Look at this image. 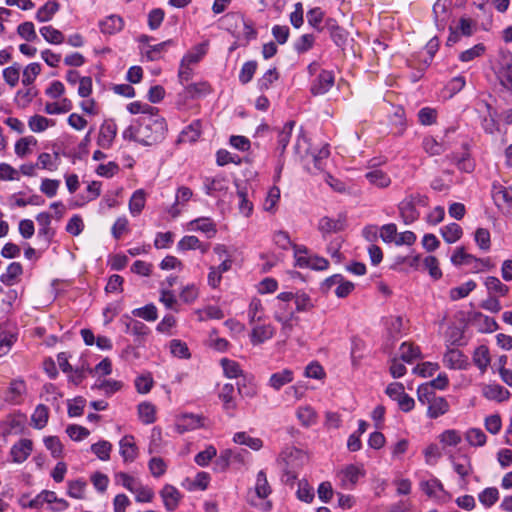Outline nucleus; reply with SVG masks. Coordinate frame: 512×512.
<instances>
[{"label": "nucleus", "instance_id": "1", "mask_svg": "<svg viewBox=\"0 0 512 512\" xmlns=\"http://www.w3.org/2000/svg\"><path fill=\"white\" fill-rule=\"evenodd\" d=\"M166 132V121L157 112L141 116L135 125H131L123 131V137L150 146L161 142L165 138Z\"/></svg>", "mask_w": 512, "mask_h": 512}, {"label": "nucleus", "instance_id": "2", "mask_svg": "<svg viewBox=\"0 0 512 512\" xmlns=\"http://www.w3.org/2000/svg\"><path fill=\"white\" fill-rule=\"evenodd\" d=\"M364 476L365 470L363 467L354 464L346 465L337 473L340 484L345 489H352L359 479Z\"/></svg>", "mask_w": 512, "mask_h": 512}, {"label": "nucleus", "instance_id": "3", "mask_svg": "<svg viewBox=\"0 0 512 512\" xmlns=\"http://www.w3.org/2000/svg\"><path fill=\"white\" fill-rule=\"evenodd\" d=\"M204 426V417L193 413H183L176 417L174 429L177 433L193 431Z\"/></svg>", "mask_w": 512, "mask_h": 512}, {"label": "nucleus", "instance_id": "4", "mask_svg": "<svg viewBox=\"0 0 512 512\" xmlns=\"http://www.w3.org/2000/svg\"><path fill=\"white\" fill-rule=\"evenodd\" d=\"M117 130V125L113 120H105L99 128L97 145L102 149H110L116 138Z\"/></svg>", "mask_w": 512, "mask_h": 512}, {"label": "nucleus", "instance_id": "5", "mask_svg": "<svg viewBox=\"0 0 512 512\" xmlns=\"http://www.w3.org/2000/svg\"><path fill=\"white\" fill-rule=\"evenodd\" d=\"M159 494L167 511L173 512L178 508L182 499V493L175 486L166 484Z\"/></svg>", "mask_w": 512, "mask_h": 512}, {"label": "nucleus", "instance_id": "6", "mask_svg": "<svg viewBox=\"0 0 512 512\" xmlns=\"http://www.w3.org/2000/svg\"><path fill=\"white\" fill-rule=\"evenodd\" d=\"M443 363L454 370H466L470 365L468 357L458 349H449L443 356Z\"/></svg>", "mask_w": 512, "mask_h": 512}, {"label": "nucleus", "instance_id": "7", "mask_svg": "<svg viewBox=\"0 0 512 512\" xmlns=\"http://www.w3.org/2000/svg\"><path fill=\"white\" fill-rule=\"evenodd\" d=\"M334 85V74L331 71L323 70L314 80L311 86L313 95H323Z\"/></svg>", "mask_w": 512, "mask_h": 512}, {"label": "nucleus", "instance_id": "8", "mask_svg": "<svg viewBox=\"0 0 512 512\" xmlns=\"http://www.w3.org/2000/svg\"><path fill=\"white\" fill-rule=\"evenodd\" d=\"M418 198V196L410 195L399 204L400 214L406 224L414 222L419 217V213L415 206Z\"/></svg>", "mask_w": 512, "mask_h": 512}, {"label": "nucleus", "instance_id": "9", "mask_svg": "<svg viewBox=\"0 0 512 512\" xmlns=\"http://www.w3.org/2000/svg\"><path fill=\"white\" fill-rule=\"evenodd\" d=\"M32 450L33 442L30 439H21L12 446L10 455L13 462L22 463L29 457Z\"/></svg>", "mask_w": 512, "mask_h": 512}, {"label": "nucleus", "instance_id": "10", "mask_svg": "<svg viewBox=\"0 0 512 512\" xmlns=\"http://www.w3.org/2000/svg\"><path fill=\"white\" fill-rule=\"evenodd\" d=\"M119 452L124 462H133L137 458L138 448L133 436L126 435L120 440Z\"/></svg>", "mask_w": 512, "mask_h": 512}, {"label": "nucleus", "instance_id": "11", "mask_svg": "<svg viewBox=\"0 0 512 512\" xmlns=\"http://www.w3.org/2000/svg\"><path fill=\"white\" fill-rule=\"evenodd\" d=\"M422 148L430 156H438L448 149V143L443 139L438 140L433 136H426L423 138Z\"/></svg>", "mask_w": 512, "mask_h": 512}, {"label": "nucleus", "instance_id": "12", "mask_svg": "<svg viewBox=\"0 0 512 512\" xmlns=\"http://www.w3.org/2000/svg\"><path fill=\"white\" fill-rule=\"evenodd\" d=\"M296 418L303 427L309 428L317 423L318 414L312 406L303 405L296 409Z\"/></svg>", "mask_w": 512, "mask_h": 512}, {"label": "nucleus", "instance_id": "13", "mask_svg": "<svg viewBox=\"0 0 512 512\" xmlns=\"http://www.w3.org/2000/svg\"><path fill=\"white\" fill-rule=\"evenodd\" d=\"M488 296L505 297L509 293V287L502 283L497 277L488 276L484 280Z\"/></svg>", "mask_w": 512, "mask_h": 512}, {"label": "nucleus", "instance_id": "14", "mask_svg": "<svg viewBox=\"0 0 512 512\" xmlns=\"http://www.w3.org/2000/svg\"><path fill=\"white\" fill-rule=\"evenodd\" d=\"M275 329L272 325H256L252 328L250 339L253 345H258L273 337Z\"/></svg>", "mask_w": 512, "mask_h": 512}, {"label": "nucleus", "instance_id": "15", "mask_svg": "<svg viewBox=\"0 0 512 512\" xmlns=\"http://www.w3.org/2000/svg\"><path fill=\"white\" fill-rule=\"evenodd\" d=\"M190 229L203 232L207 237L212 238L217 233V228L213 220L209 217H200L189 223Z\"/></svg>", "mask_w": 512, "mask_h": 512}, {"label": "nucleus", "instance_id": "16", "mask_svg": "<svg viewBox=\"0 0 512 512\" xmlns=\"http://www.w3.org/2000/svg\"><path fill=\"white\" fill-rule=\"evenodd\" d=\"M427 406V416L431 419H436L439 416L447 413L449 410V404L447 400L441 396H435L433 399H431Z\"/></svg>", "mask_w": 512, "mask_h": 512}, {"label": "nucleus", "instance_id": "17", "mask_svg": "<svg viewBox=\"0 0 512 512\" xmlns=\"http://www.w3.org/2000/svg\"><path fill=\"white\" fill-rule=\"evenodd\" d=\"M482 394L485 398L498 402L505 401L510 397V392L498 384L485 385Z\"/></svg>", "mask_w": 512, "mask_h": 512}, {"label": "nucleus", "instance_id": "18", "mask_svg": "<svg viewBox=\"0 0 512 512\" xmlns=\"http://www.w3.org/2000/svg\"><path fill=\"white\" fill-rule=\"evenodd\" d=\"M208 195L217 196L228 189V181L223 177L207 178L204 183Z\"/></svg>", "mask_w": 512, "mask_h": 512}, {"label": "nucleus", "instance_id": "19", "mask_svg": "<svg viewBox=\"0 0 512 512\" xmlns=\"http://www.w3.org/2000/svg\"><path fill=\"white\" fill-rule=\"evenodd\" d=\"M451 462L454 471L461 477L466 478L473 472V467L471 464V459L467 455H461L458 458L451 457Z\"/></svg>", "mask_w": 512, "mask_h": 512}, {"label": "nucleus", "instance_id": "20", "mask_svg": "<svg viewBox=\"0 0 512 512\" xmlns=\"http://www.w3.org/2000/svg\"><path fill=\"white\" fill-rule=\"evenodd\" d=\"M124 22L120 16L110 15L104 20L100 21V30L104 34H115L122 30Z\"/></svg>", "mask_w": 512, "mask_h": 512}, {"label": "nucleus", "instance_id": "21", "mask_svg": "<svg viewBox=\"0 0 512 512\" xmlns=\"http://www.w3.org/2000/svg\"><path fill=\"white\" fill-rule=\"evenodd\" d=\"M420 488L429 497L441 498L445 493L442 483L435 477L421 481Z\"/></svg>", "mask_w": 512, "mask_h": 512}, {"label": "nucleus", "instance_id": "22", "mask_svg": "<svg viewBox=\"0 0 512 512\" xmlns=\"http://www.w3.org/2000/svg\"><path fill=\"white\" fill-rule=\"evenodd\" d=\"M59 161L60 158L58 153L50 154L43 152L39 154L36 165L40 169L54 172L58 169Z\"/></svg>", "mask_w": 512, "mask_h": 512}, {"label": "nucleus", "instance_id": "23", "mask_svg": "<svg viewBox=\"0 0 512 512\" xmlns=\"http://www.w3.org/2000/svg\"><path fill=\"white\" fill-rule=\"evenodd\" d=\"M87 482L76 479L67 482V495L71 498L83 500L86 498Z\"/></svg>", "mask_w": 512, "mask_h": 512}, {"label": "nucleus", "instance_id": "24", "mask_svg": "<svg viewBox=\"0 0 512 512\" xmlns=\"http://www.w3.org/2000/svg\"><path fill=\"white\" fill-rule=\"evenodd\" d=\"M219 398L223 402V408L229 414L236 409V402L234 400V386L230 383L223 385L219 393Z\"/></svg>", "mask_w": 512, "mask_h": 512}, {"label": "nucleus", "instance_id": "25", "mask_svg": "<svg viewBox=\"0 0 512 512\" xmlns=\"http://www.w3.org/2000/svg\"><path fill=\"white\" fill-rule=\"evenodd\" d=\"M60 5L55 1H48L41 6L35 15L37 21L43 23L52 20L54 15L58 12Z\"/></svg>", "mask_w": 512, "mask_h": 512}, {"label": "nucleus", "instance_id": "26", "mask_svg": "<svg viewBox=\"0 0 512 512\" xmlns=\"http://www.w3.org/2000/svg\"><path fill=\"white\" fill-rule=\"evenodd\" d=\"M294 379L293 371L284 369L280 372H276L270 376L269 385L274 390H280L284 385L292 382Z\"/></svg>", "mask_w": 512, "mask_h": 512}, {"label": "nucleus", "instance_id": "27", "mask_svg": "<svg viewBox=\"0 0 512 512\" xmlns=\"http://www.w3.org/2000/svg\"><path fill=\"white\" fill-rule=\"evenodd\" d=\"M490 353L489 349L485 345L477 347L473 353V362L484 373L490 364Z\"/></svg>", "mask_w": 512, "mask_h": 512}, {"label": "nucleus", "instance_id": "28", "mask_svg": "<svg viewBox=\"0 0 512 512\" xmlns=\"http://www.w3.org/2000/svg\"><path fill=\"white\" fill-rule=\"evenodd\" d=\"M25 393H26V384H25V382L23 380H21V379L13 380L10 383V387H9V390H8L7 400L12 402V403L18 404V403L21 402L22 396Z\"/></svg>", "mask_w": 512, "mask_h": 512}, {"label": "nucleus", "instance_id": "29", "mask_svg": "<svg viewBox=\"0 0 512 512\" xmlns=\"http://www.w3.org/2000/svg\"><path fill=\"white\" fill-rule=\"evenodd\" d=\"M146 203V194L144 190H136L129 200V211L133 216L139 215Z\"/></svg>", "mask_w": 512, "mask_h": 512}, {"label": "nucleus", "instance_id": "30", "mask_svg": "<svg viewBox=\"0 0 512 512\" xmlns=\"http://www.w3.org/2000/svg\"><path fill=\"white\" fill-rule=\"evenodd\" d=\"M37 145V140L33 136H26L20 138L15 143V153L17 156L23 158L32 152V147Z\"/></svg>", "mask_w": 512, "mask_h": 512}, {"label": "nucleus", "instance_id": "31", "mask_svg": "<svg viewBox=\"0 0 512 512\" xmlns=\"http://www.w3.org/2000/svg\"><path fill=\"white\" fill-rule=\"evenodd\" d=\"M48 418H49L48 408L43 404H39L35 408L32 416H31V421H32L33 427L36 429L44 428L48 422Z\"/></svg>", "mask_w": 512, "mask_h": 512}, {"label": "nucleus", "instance_id": "32", "mask_svg": "<svg viewBox=\"0 0 512 512\" xmlns=\"http://www.w3.org/2000/svg\"><path fill=\"white\" fill-rule=\"evenodd\" d=\"M367 180L378 188H386L391 184L390 177L382 170H372L366 173Z\"/></svg>", "mask_w": 512, "mask_h": 512}, {"label": "nucleus", "instance_id": "33", "mask_svg": "<svg viewBox=\"0 0 512 512\" xmlns=\"http://www.w3.org/2000/svg\"><path fill=\"white\" fill-rule=\"evenodd\" d=\"M477 284L474 280H469L458 287H454L449 292L451 300L456 301L468 296L475 288Z\"/></svg>", "mask_w": 512, "mask_h": 512}, {"label": "nucleus", "instance_id": "34", "mask_svg": "<svg viewBox=\"0 0 512 512\" xmlns=\"http://www.w3.org/2000/svg\"><path fill=\"white\" fill-rule=\"evenodd\" d=\"M156 408L149 402H142L138 405V415L144 424H152L156 420Z\"/></svg>", "mask_w": 512, "mask_h": 512}, {"label": "nucleus", "instance_id": "35", "mask_svg": "<svg viewBox=\"0 0 512 512\" xmlns=\"http://www.w3.org/2000/svg\"><path fill=\"white\" fill-rule=\"evenodd\" d=\"M54 121L42 115H34L29 118L28 126L32 132L40 133L45 131L49 126H53Z\"/></svg>", "mask_w": 512, "mask_h": 512}, {"label": "nucleus", "instance_id": "36", "mask_svg": "<svg viewBox=\"0 0 512 512\" xmlns=\"http://www.w3.org/2000/svg\"><path fill=\"white\" fill-rule=\"evenodd\" d=\"M254 490L257 497L261 499L268 497L271 493V487L268 483L266 473L262 470L257 474Z\"/></svg>", "mask_w": 512, "mask_h": 512}, {"label": "nucleus", "instance_id": "37", "mask_svg": "<svg viewBox=\"0 0 512 512\" xmlns=\"http://www.w3.org/2000/svg\"><path fill=\"white\" fill-rule=\"evenodd\" d=\"M22 266L18 262H13L8 265L6 272L0 277L2 283L7 286L13 285L15 279L22 274Z\"/></svg>", "mask_w": 512, "mask_h": 512}, {"label": "nucleus", "instance_id": "38", "mask_svg": "<svg viewBox=\"0 0 512 512\" xmlns=\"http://www.w3.org/2000/svg\"><path fill=\"white\" fill-rule=\"evenodd\" d=\"M462 228L456 223H450L441 228V235L447 243H455L462 236Z\"/></svg>", "mask_w": 512, "mask_h": 512}, {"label": "nucleus", "instance_id": "39", "mask_svg": "<svg viewBox=\"0 0 512 512\" xmlns=\"http://www.w3.org/2000/svg\"><path fill=\"white\" fill-rule=\"evenodd\" d=\"M72 103L69 99L63 98L58 102H49L45 104L44 111L50 115L61 114L70 111Z\"/></svg>", "mask_w": 512, "mask_h": 512}, {"label": "nucleus", "instance_id": "40", "mask_svg": "<svg viewBox=\"0 0 512 512\" xmlns=\"http://www.w3.org/2000/svg\"><path fill=\"white\" fill-rule=\"evenodd\" d=\"M36 220L38 224L41 226L39 229L38 235L43 236L47 241H49L53 236V231L50 228L51 216L47 212H41L36 216Z\"/></svg>", "mask_w": 512, "mask_h": 512}, {"label": "nucleus", "instance_id": "41", "mask_svg": "<svg viewBox=\"0 0 512 512\" xmlns=\"http://www.w3.org/2000/svg\"><path fill=\"white\" fill-rule=\"evenodd\" d=\"M40 73H41V65L39 63L33 62V63L28 64L23 69L22 84L25 86L32 85Z\"/></svg>", "mask_w": 512, "mask_h": 512}, {"label": "nucleus", "instance_id": "42", "mask_svg": "<svg viewBox=\"0 0 512 512\" xmlns=\"http://www.w3.org/2000/svg\"><path fill=\"white\" fill-rule=\"evenodd\" d=\"M479 502L489 508L499 500V491L495 487H488L481 491L478 495Z\"/></svg>", "mask_w": 512, "mask_h": 512}, {"label": "nucleus", "instance_id": "43", "mask_svg": "<svg viewBox=\"0 0 512 512\" xmlns=\"http://www.w3.org/2000/svg\"><path fill=\"white\" fill-rule=\"evenodd\" d=\"M451 262L456 266L478 262V258L468 254L463 247L457 248L451 256Z\"/></svg>", "mask_w": 512, "mask_h": 512}, {"label": "nucleus", "instance_id": "44", "mask_svg": "<svg viewBox=\"0 0 512 512\" xmlns=\"http://www.w3.org/2000/svg\"><path fill=\"white\" fill-rule=\"evenodd\" d=\"M16 340L17 337L14 333L0 328V357L11 350Z\"/></svg>", "mask_w": 512, "mask_h": 512}, {"label": "nucleus", "instance_id": "45", "mask_svg": "<svg viewBox=\"0 0 512 512\" xmlns=\"http://www.w3.org/2000/svg\"><path fill=\"white\" fill-rule=\"evenodd\" d=\"M248 318L250 324L259 322L264 318V309L259 299L254 298L251 300L248 308Z\"/></svg>", "mask_w": 512, "mask_h": 512}, {"label": "nucleus", "instance_id": "46", "mask_svg": "<svg viewBox=\"0 0 512 512\" xmlns=\"http://www.w3.org/2000/svg\"><path fill=\"white\" fill-rule=\"evenodd\" d=\"M294 125V121H289L285 123L282 130L278 134V150L280 151L281 155L285 152V149L290 141Z\"/></svg>", "mask_w": 512, "mask_h": 512}, {"label": "nucleus", "instance_id": "47", "mask_svg": "<svg viewBox=\"0 0 512 512\" xmlns=\"http://www.w3.org/2000/svg\"><path fill=\"white\" fill-rule=\"evenodd\" d=\"M91 451L101 460L108 461L112 451V444L109 441L102 440L91 445Z\"/></svg>", "mask_w": 512, "mask_h": 512}, {"label": "nucleus", "instance_id": "48", "mask_svg": "<svg viewBox=\"0 0 512 512\" xmlns=\"http://www.w3.org/2000/svg\"><path fill=\"white\" fill-rule=\"evenodd\" d=\"M465 439L471 446L481 447L486 443V435L479 428H470L465 434Z\"/></svg>", "mask_w": 512, "mask_h": 512}, {"label": "nucleus", "instance_id": "49", "mask_svg": "<svg viewBox=\"0 0 512 512\" xmlns=\"http://www.w3.org/2000/svg\"><path fill=\"white\" fill-rule=\"evenodd\" d=\"M40 34L51 44H61L64 41L62 32L52 26H43L40 28Z\"/></svg>", "mask_w": 512, "mask_h": 512}, {"label": "nucleus", "instance_id": "50", "mask_svg": "<svg viewBox=\"0 0 512 512\" xmlns=\"http://www.w3.org/2000/svg\"><path fill=\"white\" fill-rule=\"evenodd\" d=\"M21 66L18 63H14L11 66L3 70V78L5 82L11 87H15L20 79Z\"/></svg>", "mask_w": 512, "mask_h": 512}, {"label": "nucleus", "instance_id": "51", "mask_svg": "<svg viewBox=\"0 0 512 512\" xmlns=\"http://www.w3.org/2000/svg\"><path fill=\"white\" fill-rule=\"evenodd\" d=\"M280 199V189L277 186H273L269 189L267 196L263 203V208L267 212L274 213L276 210L277 203Z\"/></svg>", "mask_w": 512, "mask_h": 512}, {"label": "nucleus", "instance_id": "52", "mask_svg": "<svg viewBox=\"0 0 512 512\" xmlns=\"http://www.w3.org/2000/svg\"><path fill=\"white\" fill-rule=\"evenodd\" d=\"M193 196V192L190 188L186 186H181L178 188L176 193V201L171 208V214L173 217L178 216L179 210L176 208L178 204H183L191 199Z\"/></svg>", "mask_w": 512, "mask_h": 512}, {"label": "nucleus", "instance_id": "53", "mask_svg": "<svg viewBox=\"0 0 512 512\" xmlns=\"http://www.w3.org/2000/svg\"><path fill=\"white\" fill-rule=\"evenodd\" d=\"M127 110L131 114H142V116L155 114L158 112V109L156 107L139 101L129 103L127 105Z\"/></svg>", "mask_w": 512, "mask_h": 512}, {"label": "nucleus", "instance_id": "54", "mask_svg": "<svg viewBox=\"0 0 512 512\" xmlns=\"http://www.w3.org/2000/svg\"><path fill=\"white\" fill-rule=\"evenodd\" d=\"M420 356L419 348L411 343L404 342L400 346V357L403 361L410 363Z\"/></svg>", "mask_w": 512, "mask_h": 512}, {"label": "nucleus", "instance_id": "55", "mask_svg": "<svg viewBox=\"0 0 512 512\" xmlns=\"http://www.w3.org/2000/svg\"><path fill=\"white\" fill-rule=\"evenodd\" d=\"M206 54L205 45L201 44L194 47L191 51H189L181 60L184 64L193 65L197 64L202 57Z\"/></svg>", "mask_w": 512, "mask_h": 512}, {"label": "nucleus", "instance_id": "56", "mask_svg": "<svg viewBox=\"0 0 512 512\" xmlns=\"http://www.w3.org/2000/svg\"><path fill=\"white\" fill-rule=\"evenodd\" d=\"M294 302L297 312L309 311L314 306L310 296L303 291H297L295 293Z\"/></svg>", "mask_w": 512, "mask_h": 512}, {"label": "nucleus", "instance_id": "57", "mask_svg": "<svg viewBox=\"0 0 512 512\" xmlns=\"http://www.w3.org/2000/svg\"><path fill=\"white\" fill-rule=\"evenodd\" d=\"M221 366L225 376L228 378H238L242 375L240 365L236 361L223 358L221 360Z\"/></svg>", "mask_w": 512, "mask_h": 512}, {"label": "nucleus", "instance_id": "58", "mask_svg": "<svg viewBox=\"0 0 512 512\" xmlns=\"http://www.w3.org/2000/svg\"><path fill=\"white\" fill-rule=\"evenodd\" d=\"M45 447L51 452L54 458H60L63 455V445L58 437L47 436L44 438Z\"/></svg>", "mask_w": 512, "mask_h": 512}, {"label": "nucleus", "instance_id": "59", "mask_svg": "<svg viewBox=\"0 0 512 512\" xmlns=\"http://www.w3.org/2000/svg\"><path fill=\"white\" fill-rule=\"evenodd\" d=\"M344 223L342 220L337 219H331L329 217H323L319 221V229L322 232L331 233L340 231L343 229Z\"/></svg>", "mask_w": 512, "mask_h": 512}, {"label": "nucleus", "instance_id": "60", "mask_svg": "<svg viewBox=\"0 0 512 512\" xmlns=\"http://www.w3.org/2000/svg\"><path fill=\"white\" fill-rule=\"evenodd\" d=\"M170 352L178 358L188 359L190 358V352L185 342L174 339L170 342Z\"/></svg>", "mask_w": 512, "mask_h": 512}, {"label": "nucleus", "instance_id": "61", "mask_svg": "<svg viewBox=\"0 0 512 512\" xmlns=\"http://www.w3.org/2000/svg\"><path fill=\"white\" fill-rule=\"evenodd\" d=\"M439 440L446 446H457L461 440V434L454 429H448L439 435Z\"/></svg>", "mask_w": 512, "mask_h": 512}, {"label": "nucleus", "instance_id": "62", "mask_svg": "<svg viewBox=\"0 0 512 512\" xmlns=\"http://www.w3.org/2000/svg\"><path fill=\"white\" fill-rule=\"evenodd\" d=\"M18 35L26 41H35L37 39V33L35 31V26L32 22L26 21L21 23L17 27Z\"/></svg>", "mask_w": 512, "mask_h": 512}, {"label": "nucleus", "instance_id": "63", "mask_svg": "<svg viewBox=\"0 0 512 512\" xmlns=\"http://www.w3.org/2000/svg\"><path fill=\"white\" fill-rule=\"evenodd\" d=\"M133 494H135L136 501L140 503H149L154 499V491L152 488L145 486L142 483L137 486Z\"/></svg>", "mask_w": 512, "mask_h": 512}, {"label": "nucleus", "instance_id": "64", "mask_svg": "<svg viewBox=\"0 0 512 512\" xmlns=\"http://www.w3.org/2000/svg\"><path fill=\"white\" fill-rule=\"evenodd\" d=\"M493 199L497 206L510 205L512 203V188L500 187L494 192Z\"/></svg>", "mask_w": 512, "mask_h": 512}]
</instances>
